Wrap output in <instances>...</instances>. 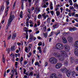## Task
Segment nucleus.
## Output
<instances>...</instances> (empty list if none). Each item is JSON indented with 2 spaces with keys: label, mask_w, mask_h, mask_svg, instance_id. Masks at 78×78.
<instances>
[{
  "label": "nucleus",
  "mask_w": 78,
  "mask_h": 78,
  "mask_svg": "<svg viewBox=\"0 0 78 78\" xmlns=\"http://www.w3.org/2000/svg\"><path fill=\"white\" fill-rule=\"evenodd\" d=\"M74 54L75 56H78V50L77 48H76L75 49Z\"/></svg>",
  "instance_id": "14"
},
{
  "label": "nucleus",
  "mask_w": 78,
  "mask_h": 78,
  "mask_svg": "<svg viewBox=\"0 0 78 78\" xmlns=\"http://www.w3.org/2000/svg\"><path fill=\"white\" fill-rule=\"evenodd\" d=\"M69 30L70 31H73V28L70 27L69 28Z\"/></svg>",
  "instance_id": "50"
},
{
  "label": "nucleus",
  "mask_w": 78,
  "mask_h": 78,
  "mask_svg": "<svg viewBox=\"0 0 78 78\" xmlns=\"http://www.w3.org/2000/svg\"><path fill=\"white\" fill-rule=\"evenodd\" d=\"M62 41L64 44H66V43L67 42V40H66V38L64 37H62Z\"/></svg>",
  "instance_id": "13"
},
{
  "label": "nucleus",
  "mask_w": 78,
  "mask_h": 78,
  "mask_svg": "<svg viewBox=\"0 0 78 78\" xmlns=\"http://www.w3.org/2000/svg\"><path fill=\"white\" fill-rule=\"evenodd\" d=\"M57 61L58 60H57V59H56V58L54 57H51L49 59V62L51 64H56Z\"/></svg>",
  "instance_id": "4"
},
{
  "label": "nucleus",
  "mask_w": 78,
  "mask_h": 78,
  "mask_svg": "<svg viewBox=\"0 0 78 78\" xmlns=\"http://www.w3.org/2000/svg\"><path fill=\"white\" fill-rule=\"evenodd\" d=\"M4 8H5V7L4 6V5H2L1 6V8L0 9V13H2V12H3V10H4Z\"/></svg>",
  "instance_id": "19"
},
{
  "label": "nucleus",
  "mask_w": 78,
  "mask_h": 78,
  "mask_svg": "<svg viewBox=\"0 0 78 78\" xmlns=\"http://www.w3.org/2000/svg\"><path fill=\"white\" fill-rule=\"evenodd\" d=\"M74 62H75L76 64H78V59L74 60Z\"/></svg>",
  "instance_id": "29"
},
{
  "label": "nucleus",
  "mask_w": 78,
  "mask_h": 78,
  "mask_svg": "<svg viewBox=\"0 0 78 78\" xmlns=\"http://www.w3.org/2000/svg\"><path fill=\"white\" fill-rule=\"evenodd\" d=\"M50 9L51 10H52L53 9V4L51 2L50 5Z\"/></svg>",
  "instance_id": "22"
},
{
  "label": "nucleus",
  "mask_w": 78,
  "mask_h": 78,
  "mask_svg": "<svg viewBox=\"0 0 78 78\" xmlns=\"http://www.w3.org/2000/svg\"><path fill=\"white\" fill-rule=\"evenodd\" d=\"M27 16L29 19H30V17H31V15L30 14H28L27 15Z\"/></svg>",
  "instance_id": "53"
},
{
  "label": "nucleus",
  "mask_w": 78,
  "mask_h": 78,
  "mask_svg": "<svg viewBox=\"0 0 78 78\" xmlns=\"http://www.w3.org/2000/svg\"><path fill=\"white\" fill-rule=\"evenodd\" d=\"M50 13L51 14L52 16H53L54 15V12L53 11H50Z\"/></svg>",
  "instance_id": "43"
},
{
  "label": "nucleus",
  "mask_w": 78,
  "mask_h": 78,
  "mask_svg": "<svg viewBox=\"0 0 78 78\" xmlns=\"http://www.w3.org/2000/svg\"><path fill=\"white\" fill-rule=\"evenodd\" d=\"M2 62H3V63H5V58L4 56H3L2 57Z\"/></svg>",
  "instance_id": "37"
},
{
  "label": "nucleus",
  "mask_w": 78,
  "mask_h": 78,
  "mask_svg": "<svg viewBox=\"0 0 78 78\" xmlns=\"http://www.w3.org/2000/svg\"><path fill=\"white\" fill-rule=\"evenodd\" d=\"M28 2L29 3L30 6H31V0H28Z\"/></svg>",
  "instance_id": "51"
},
{
  "label": "nucleus",
  "mask_w": 78,
  "mask_h": 78,
  "mask_svg": "<svg viewBox=\"0 0 78 78\" xmlns=\"http://www.w3.org/2000/svg\"><path fill=\"white\" fill-rule=\"evenodd\" d=\"M21 9L23 10V4H22L21 5Z\"/></svg>",
  "instance_id": "52"
},
{
  "label": "nucleus",
  "mask_w": 78,
  "mask_h": 78,
  "mask_svg": "<svg viewBox=\"0 0 78 78\" xmlns=\"http://www.w3.org/2000/svg\"><path fill=\"white\" fill-rule=\"evenodd\" d=\"M16 50V48H15V46H12L11 47V50L12 51H14Z\"/></svg>",
  "instance_id": "25"
},
{
  "label": "nucleus",
  "mask_w": 78,
  "mask_h": 78,
  "mask_svg": "<svg viewBox=\"0 0 78 78\" xmlns=\"http://www.w3.org/2000/svg\"><path fill=\"white\" fill-rule=\"evenodd\" d=\"M35 66H37L38 67H40V64H39V63L38 62H35Z\"/></svg>",
  "instance_id": "23"
},
{
  "label": "nucleus",
  "mask_w": 78,
  "mask_h": 78,
  "mask_svg": "<svg viewBox=\"0 0 78 78\" xmlns=\"http://www.w3.org/2000/svg\"><path fill=\"white\" fill-rule=\"evenodd\" d=\"M7 4L6 6H7V9L5 10L4 13V17H6L8 15V9L9 8V1H7Z\"/></svg>",
  "instance_id": "6"
},
{
  "label": "nucleus",
  "mask_w": 78,
  "mask_h": 78,
  "mask_svg": "<svg viewBox=\"0 0 78 78\" xmlns=\"http://www.w3.org/2000/svg\"><path fill=\"white\" fill-rule=\"evenodd\" d=\"M50 20H51L50 18H48L47 20V23H50Z\"/></svg>",
  "instance_id": "28"
},
{
  "label": "nucleus",
  "mask_w": 78,
  "mask_h": 78,
  "mask_svg": "<svg viewBox=\"0 0 78 78\" xmlns=\"http://www.w3.org/2000/svg\"><path fill=\"white\" fill-rule=\"evenodd\" d=\"M11 34H10L9 36H8L7 40H9V39H11Z\"/></svg>",
  "instance_id": "40"
},
{
  "label": "nucleus",
  "mask_w": 78,
  "mask_h": 78,
  "mask_svg": "<svg viewBox=\"0 0 78 78\" xmlns=\"http://www.w3.org/2000/svg\"><path fill=\"white\" fill-rule=\"evenodd\" d=\"M14 15H12V13H11L10 14L9 18V19L8 21V25H7L6 27L7 28H6L5 29L6 32H7V31H8V28L9 27V25H11V22H12L13 20H14Z\"/></svg>",
  "instance_id": "2"
},
{
  "label": "nucleus",
  "mask_w": 78,
  "mask_h": 78,
  "mask_svg": "<svg viewBox=\"0 0 78 78\" xmlns=\"http://www.w3.org/2000/svg\"><path fill=\"white\" fill-rule=\"evenodd\" d=\"M58 76L59 78H61L62 76V75L61 74H58Z\"/></svg>",
  "instance_id": "30"
},
{
  "label": "nucleus",
  "mask_w": 78,
  "mask_h": 78,
  "mask_svg": "<svg viewBox=\"0 0 78 78\" xmlns=\"http://www.w3.org/2000/svg\"><path fill=\"white\" fill-rule=\"evenodd\" d=\"M64 48V45H63V44L60 43L59 44V47L58 48V49L59 50H63Z\"/></svg>",
  "instance_id": "9"
},
{
  "label": "nucleus",
  "mask_w": 78,
  "mask_h": 78,
  "mask_svg": "<svg viewBox=\"0 0 78 78\" xmlns=\"http://www.w3.org/2000/svg\"><path fill=\"white\" fill-rule=\"evenodd\" d=\"M27 64V61H25L24 62V65H26Z\"/></svg>",
  "instance_id": "63"
},
{
  "label": "nucleus",
  "mask_w": 78,
  "mask_h": 78,
  "mask_svg": "<svg viewBox=\"0 0 78 78\" xmlns=\"http://www.w3.org/2000/svg\"><path fill=\"white\" fill-rule=\"evenodd\" d=\"M37 8H36L35 9V12H36V11H37L38 12H40V9H37Z\"/></svg>",
  "instance_id": "38"
},
{
  "label": "nucleus",
  "mask_w": 78,
  "mask_h": 78,
  "mask_svg": "<svg viewBox=\"0 0 78 78\" xmlns=\"http://www.w3.org/2000/svg\"><path fill=\"white\" fill-rule=\"evenodd\" d=\"M41 17H42V15H41V14H39L37 16L38 19H41Z\"/></svg>",
  "instance_id": "36"
},
{
  "label": "nucleus",
  "mask_w": 78,
  "mask_h": 78,
  "mask_svg": "<svg viewBox=\"0 0 78 78\" xmlns=\"http://www.w3.org/2000/svg\"><path fill=\"white\" fill-rule=\"evenodd\" d=\"M29 42H32V41H33V39H31L30 38H29Z\"/></svg>",
  "instance_id": "64"
},
{
  "label": "nucleus",
  "mask_w": 78,
  "mask_h": 78,
  "mask_svg": "<svg viewBox=\"0 0 78 78\" xmlns=\"http://www.w3.org/2000/svg\"><path fill=\"white\" fill-rule=\"evenodd\" d=\"M16 1H15L13 6V8H14L15 7V6H16Z\"/></svg>",
  "instance_id": "41"
},
{
  "label": "nucleus",
  "mask_w": 78,
  "mask_h": 78,
  "mask_svg": "<svg viewBox=\"0 0 78 78\" xmlns=\"http://www.w3.org/2000/svg\"><path fill=\"white\" fill-rule=\"evenodd\" d=\"M73 39V37H68V41H69V42H72V40Z\"/></svg>",
  "instance_id": "10"
},
{
  "label": "nucleus",
  "mask_w": 78,
  "mask_h": 78,
  "mask_svg": "<svg viewBox=\"0 0 78 78\" xmlns=\"http://www.w3.org/2000/svg\"><path fill=\"white\" fill-rule=\"evenodd\" d=\"M23 70H24L23 73H26V72H27L26 69H25L23 68Z\"/></svg>",
  "instance_id": "55"
},
{
  "label": "nucleus",
  "mask_w": 78,
  "mask_h": 78,
  "mask_svg": "<svg viewBox=\"0 0 78 78\" xmlns=\"http://www.w3.org/2000/svg\"><path fill=\"white\" fill-rule=\"evenodd\" d=\"M60 10H61V12L62 13V11H63V8L62 7H60Z\"/></svg>",
  "instance_id": "48"
},
{
  "label": "nucleus",
  "mask_w": 78,
  "mask_h": 78,
  "mask_svg": "<svg viewBox=\"0 0 78 78\" xmlns=\"http://www.w3.org/2000/svg\"><path fill=\"white\" fill-rule=\"evenodd\" d=\"M29 22L30 24H33V23H34L33 21H31V20H29Z\"/></svg>",
  "instance_id": "46"
},
{
  "label": "nucleus",
  "mask_w": 78,
  "mask_h": 78,
  "mask_svg": "<svg viewBox=\"0 0 78 78\" xmlns=\"http://www.w3.org/2000/svg\"><path fill=\"white\" fill-rule=\"evenodd\" d=\"M38 46H41L42 45V43L41 41H40L39 43H38Z\"/></svg>",
  "instance_id": "39"
},
{
  "label": "nucleus",
  "mask_w": 78,
  "mask_h": 78,
  "mask_svg": "<svg viewBox=\"0 0 78 78\" xmlns=\"http://www.w3.org/2000/svg\"><path fill=\"white\" fill-rule=\"evenodd\" d=\"M28 48L26 46L25 48V51L26 53H29L30 51L28 50V49L30 50H31V49L33 47L32 44H28Z\"/></svg>",
  "instance_id": "5"
},
{
  "label": "nucleus",
  "mask_w": 78,
  "mask_h": 78,
  "mask_svg": "<svg viewBox=\"0 0 78 78\" xmlns=\"http://www.w3.org/2000/svg\"><path fill=\"white\" fill-rule=\"evenodd\" d=\"M62 64L61 63H57L55 66V68L56 69H60V67H61L62 66Z\"/></svg>",
  "instance_id": "8"
},
{
  "label": "nucleus",
  "mask_w": 78,
  "mask_h": 78,
  "mask_svg": "<svg viewBox=\"0 0 78 78\" xmlns=\"http://www.w3.org/2000/svg\"><path fill=\"white\" fill-rule=\"evenodd\" d=\"M33 72H31L30 73L29 76H33Z\"/></svg>",
  "instance_id": "33"
},
{
  "label": "nucleus",
  "mask_w": 78,
  "mask_h": 78,
  "mask_svg": "<svg viewBox=\"0 0 78 78\" xmlns=\"http://www.w3.org/2000/svg\"><path fill=\"white\" fill-rule=\"evenodd\" d=\"M24 30L26 32V34H28V28H27L26 27H25L24 28Z\"/></svg>",
  "instance_id": "17"
},
{
  "label": "nucleus",
  "mask_w": 78,
  "mask_h": 78,
  "mask_svg": "<svg viewBox=\"0 0 78 78\" xmlns=\"http://www.w3.org/2000/svg\"><path fill=\"white\" fill-rule=\"evenodd\" d=\"M30 39H33V36H32V35H30Z\"/></svg>",
  "instance_id": "60"
},
{
  "label": "nucleus",
  "mask_w": 78,
  "mask_h": 78,
  "mask_svg": "<svg viewBox=\"0 0 78 78\" xmlns=\"http://www.w3.org/2000/svg\"><path fill=\"white\" fill-rule=\"evenodd\" d=\"M58 27V24H55L54 25V26L53 27H54V29L55 28H57V27Z\"/></svg>",
  "instance_id": "34"
},
{
  "label": "nucleus",
  "mask_w": 78,
  "mask_h": 78,
  "mask_svg": "<svg viewBox=\"0 0 78 78\" xmlns=\"http://www.w3.org/2000/svg\"><path fill=\"white\" fill-rule=\"evenodd\" d=\"M59 44H60V43H59L55 45V48L56 50H58L59 47Z\"/></svg>",
  "instance_id": "20"
},
{
  "label": "nucleus",
  "mask_w": 78,
  "mask_h": 78,
  "mask_svg": "<svg viewBox=\"0 0 78 78\" xmlns=\"http://www.w3.org/2000/svg\"><path fill=\"white\" fill-rule=\"evenodd\" d=\"M33 0V2H35V4L34 5H35L37 4V3L38 2V1H39V0Z\"/></svg>",
  "instance_id": "27"
},
{
  "label": "nucleus",
  "mask_w": 78,
  "mask_h": 78,
  "mask_svg": "<svg viewBox=\"0 0 78 78\" xmlns=\"http://www.w3.org/2000/svg\"><path fill=\"white\" fill-rule=\"evenodd\" d=\"M26 25L27 27H29V22H26Z\"/></svg>",
  "instance_id": "45"
},
{
  "label": "nucleus",
  "mask_w": 78,
  "mask_h": 78,
  "mask_svg": "<svg viewBox=\"0 0 78 78\" xmlns=\"http://www.w3.org/2000/svg\"><path fill=\"white\" fill-rule=\"evenodd\" d=\"M74 6L75 8H76L77 9H78V5L77 4L75 3L74 5Z\"/></svg>",
  "instance_id": "32"
},
{
  "label": "nucleus",
  "mask_w": 78,
  "mask_h": 78,
  "mask_svg": "<svg viewBox=\"0 0 78 78\" xmlns=\"http://www.w3.org/2000/svg\"><path fill=\"white\" fill-rule=\"evenodd\" d=\"M10 49L9 48H8L7 49V51H8V53H9L10 52Z\"/></svg>",
  "instance_id": "57"
},
{
  "label": "nucleus",
  "mask_w": 78,
  "mask_h": 78,
  "mask_svg": "<svg viewBox=\"0 0 78 78\" xmlns=\"http://www.w3.org/2000/svg\"><path fill=\"white\" fill-rule=\"evenodd\" d=\"M5 17H6L5 16V15H4V16H3V18L2 21L1 23L2 24H3V23H4V22H5V19H3V18H5Z\"/></svg>",
  "instance_id": "26"
},
{
  "label": "nucleus",
  "mask_w": 78,
  "mask_h": 78,
  "mask_svg": "<svg viewBox=\"0 0 78 78\" xmlns=\"http://www.w3.org/2000/svg\"><path fill=\"white\" fill-rule=\"evenodd\" d=\"M17 65H18V62H15V66L16 67H17Z\"/></svg>",
  "instance_id": "49"
},
{
  "label": "nucleus",
  "mask_w": 78,
  "mask_h": 78,
  "mask_svg": "<svg viewBox=\"0 0 78 78\" xmlns=\"http://www.w3.org/2000/svg\"><path fill=\"white\" fill-rule=\"evenodd\" d=\"M37 23H38L37 24V25H38V26H39V25H40V24H41V23H40V22L37 21Z\"/></svg>",
  "instance_id": "56"
},
{
  "label": "nucleus",
  "mask_w": 78,
  "mask_h": 78,
  "mask_svg": "<svg viewBox=\"0 0 78 78\" xmlns=\"http://www.w3.org/2000/svg\"><path fill=\"white\" fill-rule=\"evenodd\" d=\"M17 36V35L16 34V33H15L13 34V36H12V39L14 40L15 39V37H16V36Z\"/></svg>",
  "instance_id": "21"
},
{
  "label": "nucleus",
  "mask_w": 78,
  "mask_h": 78,
  "mask_svg": "<svg viewBox=\"0 0 78 78\" xmlns=\"http://www.w3.org/2000/svg\"><path fill=\"white\" fill-rule=\"evenodd\" d=\"M23 58L22 57H21L20 59V62L21 65L23 64Z\"/></svg>",
  "instance_id": "15"
},
{
  "label": "nucleus",
  "mask_w": 78,
  "mask_h": 78,
  "mask_svg": "<svg viewBox=\"0 0 78 78\" xmlns=\"http://www.w3.org/2000/svg\"><path fill=\"white\" fill-rule=\"evenodd\" d=\"M61 53L62 55L61 56L60 55V54L58 53H56L55 52L53 55L55 56V57H57L59 59V60L60 61H64V59L66 58H67L69 57V56L67 55V52L65 51L62 50L61 51Z\"/></svg>",
  "instance_id": "1"
},
{
  "label": "nucleus",
  "mask_w": 78,
  "mask_h": 78,
  "mask_svg": "<svg viewBox=\"0 0 78 78\" xmlns=\"http://www.w3.org/2000/svg\"><path fill=\"white\" fill-rule=\"evenodd\" d=\"M57 16H59L60 15V12L58 11L56 12Z\"/></svg>",
  "instance_id": "31"
},
{
  "label": "nucleus",
  "mask_w": 78,
  "mask_h": 78,
  "mask_svg": "<svg viewBox=\"0 0 78 78\" xmlns=\"http://www.w3.org/2000/svg\"><path fill=\"white\" fill-rule=\"evenodd\" d=\"M65 65H67L68 64V62L67 61H65L64 62Z\"/></svg>",
  "instance_id": "42"
},
{
  "label": "nucleus",
  "mask_w": 78,
  "mask_h": 78,
  "mask_svg": "<svg viewBox=\"0 0 78 78\" xmlns=\"http://www.w3.org/2000/svg\"><path fill=\"white\" fill-rule=\"evenodd\" d=\"M55 33L56 36H58L59 34H60V31L59 30H58L57 32Z\"/></svg>",
  "instance_id": "24"
},
{
  "label": "nucleus",
  "mask_w": 78,
  "mask_h": 78,
  "mask_svg": "<svg viewBox=\"0 0 78 78\" xmlns=\"http://www.w3.org/2000/svg\"><path fill=\"white\" fill-rule=\"evenodd\" d=\"M73 31H76V30H77V29L75 27H73Z\"/></svg>",
  "instance_id": "47"
},
{
  "label": "nucleus",
  "mask_w": 78,
  "mask_h": 78,
  "mask_svg": "<svg viewBox=\"0 0 78 78\" xmlns=\"http://www.w3.org/2000/svg\"><path fill=\"white\" fill-rule=\"evenodd\" d=\"M74 59V57H70V61L71 64H73V60Z\"/></svg>",
  "instance_id": "18"
},
{
  "label": "nucleus",
  "mask_w": 78,
  "mask_h": 78,
  "mask_svg": "<svg viewBox=\"0 0 78 78\" xmlns=\"http://www.w3.org/2000/svg\"><path fill=\"white\" fill-rule=\"evenodd\" d=\"M37 50H40L41 49V47H37Z\"/></svg>",
  "instance_id": "59"
},
{
  "label": "nucleus",
  "mask_w": 78,
  "mask_h": 78,
  "mask_svg": "<svg viewBox=\"0 0 78 78\" xmlns=\"http://www.w3.org/2000/svg\"><path fill=\"white\" fill-rule=\"evenodd\" d=\"M74 45L75 48H78V41H76Z\"/></svg>",
  "instance_id": "16"
},
{
  "label": "nucleus",
  "mask_w": 78,
  "mask_h": 78,
  "mask_svg": "<svg viewBox=\"0 0 78 78\" xmlns=\"http://www.w3.org/2000/svg\"><path fill=\"white\" fill-rule=\"evenodd\" d=\"M42 16L44 17V19H46V17H49V16L48 15H46V13L44 12L42 15Z\"/></svg>",
  "instance_id": "11"
},
{
  "label": "nucleus",
  "mask_w": 78,
  "mask_h": 78,
  "mask_svg": "<svg viewBox=\"0 0 78 78\" xmlns=\"http://www.w3.org/2000/svg\"><path fill=\"white\" fill-rule=\"evenodd\" d=\"M74 26H75V27H78V23L76 24Z\"/></svg>",
  "instance_id": "62"
},
{
  "label": "nucleus",
  "mask_w": 78,
  "mask_h": 78,
  "mask_svg": "<svg viewBox=\"0 0 78 78\" xmlns=\"http://www.w3.org/2000/svg\"><path fill=\"white\" fill-rule=\"evenodd\" d=\"M48 35V34L47 33H44V37H47Z\"/></svg>",
  "instance_id": "35"
},
{
  "label": "nucleus",
  "mask_w": 78,
  "mask_h": 78,
  "mask_svg": "<svg viewBox=\"0 0 78 78\" xmlns=\"http://www.w3.org/2000/svg\"><path fill=\"white\" fill-rule=\"evenodd\" d=\"M43 30L44 31H46V30H47V27L46 26H44L43 28Z\"/></svg>",
  "instance_id": "54"
},
{
  "label": "nucleus",
  "mask_w": 78,
  "mask_h": 78,
  "mask_svg": "<svg viewBox=\"0 0 78 78\" xmlns=\"http://www.w3.org/2000/svg\"><path fill=\"white\" fill-rule=\"evenodd\" d=\"M61 71L63 73H65L66 72V74L68 77H69L70 76V74L72 71L71 70H68L67 69H66V68H62L61 69Z\"/></svg>",
  "instance_id": "3"
},
{
  "label": "nucleus",
  "mask_w": 78,
  "mask_h": 78,
  "mask_svg": "<svg viewBox=\"0 0 78 78\" xmlns=\"http://www.w3.org/2000/svg\"><path fill=\"white\" fill-rule=\"evenodd\" d=\"M56 73H54L51 75L50 76V78H56Z\"/></svg>",
  "instance_id": "12"
},
{
  "label": "nucleus",
  "mask_w": 78,
  "mask_h": 78,
  "mask_svg": "<svg viewBox=\"0 0 78 78\" xmlns=\"http://www.w3.org/2000/svg\"><path fill=\"white\" fill-rule=\"evenodd\" d=\"M65 47V50L66 52H69L70 50V48L69 47V46L68 45H65L64 46Z\"/></svg>",
  "instance_id": "7"
},
{
  "label": "nucleus",
  "mask_w": 78,
  "mask_h": 78,
  "mask_svg": "<svg viewBox=\"0 0 78 78\" xmlns=\"http://www.w3.org/2000/svg\"><path fill=\"white\" fill-rule=\"evenodd\" d=\"M53 32H51L50 35V36H51L53 35Z\"/></svg>",
  "instance_id": "61"
},
{
  "label": "nucleus",
  "mask_w": 78,
  "mask_h": 78,
  "mask_svg": "<svg viewBox=\"0 0 78 78\" xmlns=\"http://www.w3.org/2000/svg\"><path fill=\"white\" fill-rule=\"evenodd\" d=\"M75 12L72 13L71 14V15L72 16H75Z\"/></svg>",
  "instance_id": "58"
},
{
  "label": "nucleus",
  "mask_w": 78,
  "mask_h": 78,
  "mask_svg": "<svg viewBox=\"0 0 78 78\" xmlns=\"http://www.w3.org/2000/svg\"><path fill=\"white\" fill-rule=\"evenodd\" d=\"M58 7H55V9L54 11L57 12V11H58Z\"/></svg>",
  "instance_id": "44"
}]
</instances>
